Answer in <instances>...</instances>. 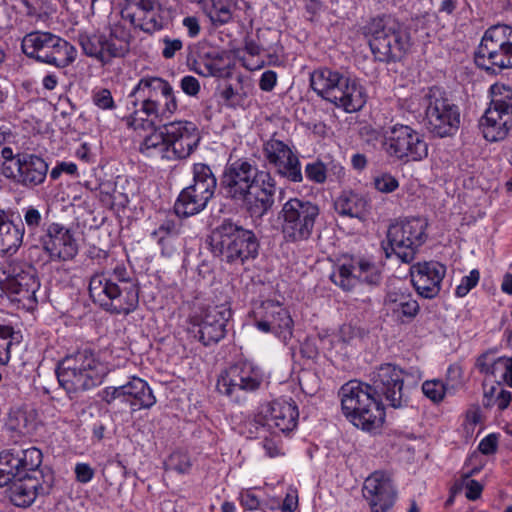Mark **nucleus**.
<instances>
[{"instance_id": "57", "label": "nucleus", "mask_w": 512, "mask_h": 512, "mask_svg": "<svg viewBox=\"0 0 512 512\" xmlns=\"http://www.w3.org/2000/svg\"><path fill=\"white\" fill-rule=\"evenodd\" d=\"M356 335L357 330L352 325L344 324L329 341L331 345L349 344L356 337Z\"/></svg>"}, {"instance_id": "23", "label": "nucleus", "mask_w": 512, "mask_h": 512, "mask_svg": "<svg viewBox=\"0 0 512 512\" xmlns=\"http://www.w3.org/2000/svg\"><path fill=\"white\" fill-rule=\"evenodd\" d=\"M372 390L393 408H400L408 403V396L403 389L404 372L394 364L385 363L376 368L371 375Z\"/></svg>"}, {"instance_id": "48", "label": "nucleus", "mask_w": 512, "mask_h": 512, "mask_svg": "<svg viewBox=\"0 0 512 512\" xmlns=\"http://www.w3.org/2000/svg\"><path fill=\"white\" fill-rule=\"evenodd\" d=\"M159 4L158 0H133L122 11V17L133 23Z\"/></svg>"}, {"instance_id": "27", "label": "nucleus", "mask_w": 512, "mask_h": 512, "mask_svg": "<svg viewBox=\"0 0 512 512\" xmlns=\"http://www.w3.org/2000/svg\"><path fill=\"white\" fill-rule=\"evenodd\" d=\"M363 496L371 512H388L397 499V490L391 475L384 471L373 472L364 481Z\"/></svg>"}, {"instance_id": "26", "label": "nucleus", "mask_w": 512, "mask_h": 512, "mask_svg": "<svg viewBox=\"0 0 512 512\" xmlns=\"http://www.w3.org/2000/svg\"><path fill=\"white\" fill-rule=\"evenodd\" d=\"M164 134L172 161L187 159L197 149L201 140L196 124L186 120L164 124Z\"/></svg>"}, {"instance_id": "40", "label": "nucleus", "mask_w": 512, "mask_h": 512, "mask_svg": "<svg viewBox=\"0 0 512 512\" xmlns=\"http://www.w3.org/2000/svg\"><path fill=\"white\" fill-rule=\"evenodd\" d=\"M110 52L114 58H124L130 52L133 36L130 30L121 23L110 26L109 34L106 35Z\"/></svg>"}, {"instance_id": "5", "label": "nucleus", "mask_w": 512, "mask_h": 512, "mask_svg": "<svg viewBox=\"0 0 512 512\" xmlns=\"http://www.w3.org/2000/svg\"><path fill=\"white\" fill-rule=\"evenodd\" d=\"M259 246L255 233L232 219H224L210 236L212 254L233 266L243 265L257 258Z\"/></svg>"}, {"instance_id": "43", "label": "nucleus", "mask_w": 512, "mask_h": 512, "mask_svg": "<svg viewBox=\"0 0 512 512\" xmlns=\"http://www.w3.org/2000/svg\"><path fill=\"white\" fill-rule=\"evenodd\" d=\"M182 224L172 218H166L150 234L152 240L156 241L163 248L167 247L170 240L181 234Z\"/></svg>"}, {"instance_id": "47", "label": "nucleus", "mask_w": 512, "mask_h": 512, "mask_svg": "<svg viewBox=\"0 0 512 512\" xmlns=\"http://www.w3.org/2000/svg\"><path fill=\"white\" fill-rule=\"evenodd\" d=\"M10 421L12 428L23 434L32 433L36 428V414L33 410H17Z\"/></svg>"}, {"instance_id": "13", "label": "nucleus", "mask_w": 512, "mask_h": 512, "mask_svg": "<svg viewBox=\"0 0 512 512\" xmlns=\"http://www.w3.org/2000/svg\"><path fill=\"white\" fill-rule=\"evenodd\" d=\"M490 106L481 117L479 127L490 142L503 140L512 129V88L496 83L490 88Z\"/></svg>"}, {"instance_id": "46", "label": "nucleus", "mask_w": 512, "mask_h": 512, "mask_svg": "<svg viewBox=\"0 0 512 512\" xmlns=\"http://www.w3.org/2000/svg\"><path fill=\"white\" fill-rule=\"evenodd\" d=\"M99 397L107 405H114L116 402H119L121 404H128L131 407V396L127 383L121 386L105 387L99 392Z\"/></svg>"}, {"instance_id": "25", "label": "nucleus", "mask_w": 512, "mask_h": 512, "mask_svg": "<svg viewBox=\"0 0 512 512\" xmlns=\"http://www.w3.org/2000/svg\"><path fill=\"white\" fill-rule=\"evenodd\" d=\"M4 168L6 179L18 186L33 190L45 182L49 165L40 155L21 152L17 158L16 167Z\"/></svg>"}, {"instance_id": "4", "label": "nucleus", "mask_w": 512, "mask_h": 512, "mask_svg": "<svg viewBox=\"0 0 512 512\" xmlns=\"http://www.w3.org/2000/svg\"><path fill=\"white\" fill-rule=\"evenodd\" d=\"M362 30L374 58L380 62L399 61L411 47L409 28L390 14L372 17Z\"/></svg>"}, {"instance_id": "18", "label": "nucleus", "mask_w": 512, "mask_h": 512, "mask_svg": "<svg viewBox=\"0 0 512 512\" xmlns=\"http://www.w3.org/2000/svg\"><path fill=\"white\" fill-rule=\"evenodd\" d=\"M43 455L40 449L11 448L0 453V487L6 486L17 476L46 479V472L41 469Z\"/></svg>"}, {"instance_id": "51", "label": "nucleus", "mask_w": 512, "mask_h": 512, "mask_svg": "<svg viewBox=\"0 0 512 512\" xmlns=\"http://www.w3.org/2000/svg\"><path fill=\"white\" fill-rule=\"evenodd\" d=\"M92 102L101 110H114L116 103L109 89L99 87L92 90Z\"/></svg>"}, {"instance_id": "22", "label": "nucleus", "mask_w": 512, "mask_h": 512, "mask_svg": "<svg viewBox=\"0 0 512 512\" xmlns=\"http://www.w3.org/2000/svg\"><path fill=\"white\" fill-rule=\"evenodd\" d=\"M33 245L40 246L51 261H70L78 254L74 232L58 222L47 224L42 236Z\"/></svg>"}, {"instance_id": "56", "label": "nucleus", "mask_w": 512, "mask_h": 512, "mask_svg": "<svg viewBox=\"0 0 512 512\" xmlns=\"http://www.w3.org/2000/svg\"><path fill=\"white\" fill-rule=\"evenodd\" d=\"M262 499L254 491V489H246L240 492V504L249 511L259 510Z\"/></svg>"}, {"instance_id": "36", "label": "nucleus", "mask_w": 512, "mask_h": 512, "mask_svg": "<svg viewBox=\"0 0 512 512\" xmlns=\"http://www.w3.org/2000/svg\"><path fill=\"white\" fill-rule=\"evenodd\" d=\"M148 131L150 134L145 136L140 144V152L147 157H160L161 159L172 161L168 152L170 149L164 134V126L161 130H157L156 122H154L153 129Z\"/></svg>"}, {"instance_id": "30", "label": "nucleus", "mask_w": 512, "mask_h": 512, "mask_svg": "<svg viewBox=\"0 0 512 512\" xmlns=\"http://www.w3.org/2000/svg\"><path fill=\"white\" fill-rule=\"evenodd\" d=\"M412 284L417 293L426 299L435 298L446 275V266L437 261L414 264L410 268Z\"/></svg>"}, {"instance_id": "45", "label": "nucleus", "mask_w": 512, "mask_h": 512, "mask_svg": "<svg viewBox=\"0 0 512 512\" xmlns=\"http://www.w3.org/2000/svg\"><path fill=\"white\" fill-rule=\"evenodd\" d=\"M162 5L159 4L155 8L151 9L145 16L139 18L135 22L131 23L135 28L146 33H153L163 28L164 19L162 16Z\"/></svg>"}, {"instance_id": "24", "label": "nucleus", "mask_w": 512, "mask_h": 512, "mask_svg": "<svg viewBox=\"0 0 512 512\" xmlns=\"http://www.w3.org/2000/svg\"><path fill=\"white\" fill-rule=\"evenodd\" d=\"M256 166L255 162L248 159H236L227 163L221 178V186L226 197L236 202H242L245 208L253 188Z\"/></svg>"}, {"instance_id": "62", "label": "nucleus", "mask_w": 512, "mask_h": 512, "mask_svg": "<svg viewBox=\"0 0 512 512\" xmlns=\"http://www.w3.org/2000/svg\"><path fill=\"white\" fill-rule=\"evenodd\" d=\"M18 156H19V153L15 154L11 147L5 146L2 148V150H1L2 162L0 163V173L3 177H5V168L4 167L9 166L11 169L13 167H16Z\"/></svg>"}, {"instance_id": "28", "label": "nucleus", "mask_w": 512, "mask_h": 512, "mask_svg": "<svg viewBox=\"0 0 512 512\" xmlns=\"http://www.w3.org/2000/svg\"><path fill=\"white\" fill-rule=\"evenodd\" d=\"M277 183L268 170L256 166L253 188L246 202V211L252 218L261 219L274 205Z\"/></svg>"}, {"instance_id": "7", "label": "nucleus", "mask_w": 512, "mask_h": 512, "mask_svg": "<svg viewBox=\"0 0 512 512\" xmlns=\"http://www.w3.org/2000/svg\"><path fill=\"white\" fill-rule=\"evenodd\" d=\"M57 379L70 399L100 385L106 368L89 350L66 356L57 366Z\"/></svg>"}, {"instance_id": "53", "label": "nucleus", "mask_w": 512, "mask_h": 512, "mask_svg": "<svg viewBox=\"0 0 512 512\" xmlns=\"http://www.w3.org/2000/svg\"><path fill=\"white\" fill-rule=\"evenodd\" d=\"M374 188L381 193H392L399 187V181L390 173H381L373 178Z\"/></svg>"}, {"instance_id": "19", "label": "nucleus", "mask_w": 512, "mask_h": 512, "mask_svg": "<svg viewBox=\"0 0 512 512\" xmlns=\"http://www.w3.org/2000/svg\"><path fill=\"white\" fill-rule=\"evenodd\" d=\"M331 281L344 291L352 290L359 282L378 285L381 271L371 260L362 257H343L335 265Z\"/></svg>"}, {"instance_id": "31", "label": "nucleus", "mask_w": 512, "mask_h": 512, "mask_svg": "<svg viewBox=\"0 0 512 512\" xmlns=\"http://www.w3.org/2000/svg\"><path fill=\"white\" fill-rule=\"evenodd\" d=\"M384 305L398 320L414 318L420 309L417 300L410 293L401 289L388 291L384 299Z\"/></svg>"}, {"instance_id": "37", "label": "nucleus", "mask_w": 512, "mask_h": 512, "mask_svg": "<svg viewBox=\"0 0 512 512\" xmlns=\"http://www.w3.org/2000/svg\"><path fill=\"white\" fill-rule=\"evenodd\" d=\"M511 357L496 356L493 351L482 353L476 360V368L481 374L501 382Z\"/></svg>"}, {"instance_id": "6", "label": "nucleus", "mask_w": 512, "mask_h": 512, "mask_svg": "<svg viewBox=\"0 0 512 512\" xmlns=\"http://www.w3.org/2000/svg\"><path fill=\"white\" fill-rule=\"evenodd\" d=\"M339 394L342 412L354 426L364 431H374L382 426L385 419L383 404L371 385L352 380L341 387Z\"/></svg>"}, {"instance_id": "16", "label": "nucleus", "mask_w": 512, "mask_h": 512, "mask_svg": "<svg viewBox=\"0 0 512 512\" xmlns=\"http://www.w3.org/2000/svg\"><path fill=\"white\" fill-rule=\"evenodd\" d=\"M298 418L296 403L290 398H278L261 405L254 419L248 423L249 431L252 434V428H261L263 432L270 434H288L297 427Z\"/></svg>"}, {"instance_id": "17", "label": "nucleus", "mask_w": 512, "mask_h": 512, "mask_svg": "<svg viewBox=\"0 0 512 512\" xmlns=\"http://www.w3.org/2000/svg\"><path fill=\"white\" fill-rule=\"evenodd\" d=\"M263 370L250 361L238 362L223 371L217 380V390L232 401L239 402L242 393L257 391L264 382Z\"/></svg>"}, {"instance_id": "35", "label": "nucleus", "mask_w": 512, "mask_h": 512, "mask_svg": "<svg viewBox=\"0 0 512 512\" xmlns=\"http://www.w3.org/2000/svg\"><path fill=\"white\" fill-rule=\"evenodd\" d=\"M335 211L341 216L364 220L368 214V201L354 192H343L335 201Z\"/></svg>"}, {"instance_id": "44", "label": "nucleus", "mask_w": 512, "mask_h": 512, "mask_svg": "<svg viewBox=\"0 0 512 512\" xmlns=\"http://www.w3.org/2000/svg\"><path fill=\"white\" fill-rule=\"evenodd\" d=\"M19 332L10 324L0 322V365L6 366L10 359V348L14 341L18 342Z\"/></svg>"}, {"instance_id": "52", "label": "nucleus", "mask_w": 512, "mask_h": 512, "mask_svg": "<svg viewBox=\"0 0 512 512\" xmlns=\"http://www.w3.org/2000/svg\"><path fill=\"white\" fill-rule=\"evenodd\" d=\"M204 69L205 70L199 72L204 76L227 77L230 74L229 65H225L223 59L219 56L207 60L204 63Z\"/></svg>"}, {"instance_id": "54", "label": "nucleus", "mask_w": 512, "mask_h": 512, "mask_svg": "<svg viewBox=\"0 0 512 512\" xmlns=\"http://www.w3.org/2000/svg\"><path fill=\"white\" fill-rule=\"evenodd\" d=\"M305 176L309 181L322 184L327 178V168L325 164L319 160L306 164Z\"/></svg>"}, {"instance_id": "9", "label": "nucleus", "mask_w": 512, "mask_h": 512, "mask_svg": "<svg viewBox=\"0 0 512 512\" xmlns=\"http://www.w3.org/2000/svg\"><path fill=\"white\" fill-rule=\"evenodd\" d=\"M40 288L35 269L26 264L4 259L0 261V290L9 299L32 309L37 304L36 293Z\"/></svg>"}, {"instance_id": "41", "label": "nucleus", "mask_w": 512, "mask_h": 512, "mask_svg": "<svg viewBox=\"0 0 512 512\" xmlns=\"http://www.w3.org/2000/svg\"><path fill=\"white\" fill-rule=\"evenodd\" d=\"M131 396V410L149 409L156 403L152 389L146 381L141 378L133 377L127 382Z\"/></svg>"}, {"instance_id": "58", "label": "nucleus", "mask_w": 512, "mask_h": 512, "mask_svg": "<svg viewBox=\"0 0 512 512\" xmlns=\"http://www.w3.org/2000/svg\"><path fill=\"white\" fill-rule=\"evenodd\" d=\"M477 471V469H474L472 472L464 475L465 496L472 501L479 499L483 491V486L478 481L470 479L471 474Z\"/></svg>"}, {"instance_id": "61", "label": "nucleus", "mask_w": 512, "mask_h": 512, "mask_svg": "<svg viewBox=\"0 0 512 512\" xmlns=\"http://www.w3.org/2000/svg\"><path fill=\"white\" fill-rule=\"evenodd\" d=\"M63 173L68 174L70 176H77L78 175L77 165L73 162H65V161L59 162L50 171V178L52 180H57Z\"/></svg>"}, {"instance_id": "63", "label": "nucleus", "mask_w": 512, "mask_h": 512, "mask_svg": "<svg viewBox=\"0 0 512 512\" xmlns=\"http://www.w3.org/2000/svg\"><path fill=\"white\" fill-rule=\"evenodd\" d=\"M182 91L189 96H196L200 91V83L197 78L191 75L184 76L180 80Z\"/></svg>"}, {"instance_id": "64", "label": "nucleus", "mask_w": 512, "mask_h": 512, "mask_svg": "<svg viewBox=\"0 0 512 512\" xmlns=\"http://www.w3.org/2000/svg\"><path fill=\"white\" fill-rule=\"evenodd\" d=\"M277 73L273 70H266L259 80V87L264 92L272 91L277 84Z\"/></svg>"}, {"instance_id": "1", "label": "nucleus", "mask_w": 512, "mask_h": 512, "mask_svg": "<svg viewBox=\"0 0 512 512\" xmlns=\"http://www.w3.org/2000/svg\"><path fill=\"white\" fill-rule=\"evenodd\" d=\"M128 98L135 108L141 105L131 115L123 118L126 126L133 130H150L154 122L170 118L178 110V101L171 84L160 77H142Z\"/></svg>"}, {"instance_id": "20", "label": "nucleus", "mask_w": 512, "mask_h": 512, "mask_svg": "<svg viewBox=\"0 0 512 512\" xmlns=\"http://www.w3.org/2000/svg\"><path fill=\"white\" fill-rule=\"evenodd\" d=\"M262 153L276 175L290 183L303 181L299 155L288 143L272 136L263 143Z\"/></svg>"}, {"instance_id": "59", "label": "nucleus", "mask_w": 512, "mask_h": 512, "mask_svg": "<svg viewBox=\"0 0 512 512\" xmlns=\"http://www.w3.org/2000/svg\"><path fill=\"white\" fill-rule=\"evenodd\" d=\"M168 467L179 474H185L189 471L191 464L187 455L177 452L170 456Z\"/></svg>"}, {"instance_id": "29", "label": "nucleus", "mask_w": 512, "mask_h": 512, "mask_svg": "<svg viewBox=\"0 0 512 512\" xmlns=\"http://www.w3.org/2000/svg\"><path fill=\"white\" fill-rule=\"evenodd\" d=\"M53 484V475L47 470L46 479H39L35 476L14 477L7 485L10 501L18 507L30 506L37 496L48 494Z\"/></svg>"}, {"instance_id": "21", "label": "nucleus", "mask_w": 512, "mask_h": 512, "mask_svg": "<svg viewBox=\"0 0 512 512\" xmlns=\"http://www.w3.org/2000/svg\"><path fill=\"white\" fill-rule=\"evenodd\" d=\"M231 310L226 304L209 305L191 317V332L205 346L218 343L226 334Z\"/></svg>"}, {"instance_id": "3", "label": "nucleus", "mask_w": 512, "mask_h": 512, "mask_svg": "<svg viewBox=\"0 0 512 512\" xmlns=\"http://www.w3.org/2000/svg\"><path fill=\"white\" fill-rule=\"evenodd\" d=\"M310 87L320 98L346 113L360 111L367 101L365 88L357 78L329 67L311 72Z\"/></svg>"}, {"instance_id": "34", "label": "nucleus", "mask_w": 512, "mask_h": 512, "mask_svg": "<svg viewBox=\"0 0 512 512\" xmlns=\"http://www.w3.org/2000/svg\"><path fill=\"white\" fill-rule=\"evenodd\" d=\"M211 199L206 194H200L192 188L185 187L175 201L174 212L181 218L194 216L202 212Z\"/></svg>"}, {"instance_id": "49", "label": "nucleus", "mask_w": 512, "mask_h": 512, "mask_svg": "<svg viewBox=\"0 0 512 512\" xmlns=\"http://www.w3.org/2000/svg\"><path fill=\"white\" fill-rule=\"evenodd\" d=\"M422 392L432 402L439 403L446 394V386L437 379L427 380L422 384Z\"/></svg>"}, {"instance_id": "8", "label": "nucleus", "mask_w": 512, "mask_h": 512, "mask_svg": "<svg viewBox=\"0 0 512 512\" xmlns=\"http://www.w3.org/2000/svg\"><path fill=\"white\" fill-rule=\"evenodd\" d=\"M320 217L317 203L304 198L292 197L281 207L278 213L280 231L287 243H301L313 235Z\"/></svg>"}, {"instance_id": "39", "label": "nucleus", "mask_w": 512, "mask_h": 512, "mask_svg": "<svg viewBox=\"0 0 512 512\" xmlns=\"http://www.w3.org/2000/svg\"><path fill=\"white\" fill-rule=\"evenodd\" d=\"M265 309L274 329V333L283 340L289 339L292 335L293 327V320L289 312L278 303L272 301L266 303Z\"/></svg>"}, {"instance_id": "42", "label": "nucleus", "mask_w": 512, "mask_h": 512, "mask_svg": "<svg viewBox=\"0 0 512 512\" xmlns=\"http://www.w3.org/2000/svg\"><path fill=\"white\" fill-rule=\"evenodd\" d=\"M23 220L21 223L24 228H27L28 238L34 243L42 236L44 229L46 228L45 217L41 210L33 205H29L22 209Z\"/></svg>"}, {"instance_id": "11", "label": "nucleus", "mask_w": 512, "mask_h": 512, "mask_svg": "<svg viewBox=\"0 0 512 512\" xmlns=\"http://www.w3.org/2000/svg\"><path fill=\"white\" fill-rule=\"evenodd\" d=\"M475 64L495 73L512 68V27L494 25L488 28L475 52Z\"/></svg>"}, {"instance_id": "38", "label": "nucleus", "mask_w": 512, "mask_h": 512, "mask_svg": "<svg viewBox=\"0 0 512 512\" xmlns=\"http://www.w3.org/2000/svg\"><path fill=\"white\" fill-rule=\"evenodd\" d=\"M192 174L193 181L187 187L213 198L217 188V178L210 166L204 163H195L192 167Z\"/></svg>"}, {"instance_id": "60", "label": "nucleus", "mask_w": 512, "mask_h": 512, "mask_svg": "<svg viewBox=\"0 0 512 512\" xmlns=\"http://www.w3.org/2000/svg\"><path fill=\"white\" fill-rule=\"evenodd\" d=\"M161 42L163 44L162 56L165 59H172L175 54L183 48V42L178 38L165 36Z\"/></svg>"}, {"instance_id": "33", "label": "nucleus", "mask_w": 512, "mask_h": 512, "mask_svg": "<svg viewBox=\"0 0 512 512\" xmlns=\"http://www.w3.org/2000/svg\"><path fill=\"white\" fill-rule=\"evenodd\" d=\"M78 42L85 55L97 59L103 65L109 64L114 59L105 34L80 33Z\"/></svg>"}, {"instance_id": "14", "label": "nucleus", "mask_w": 512, "mask_h": 512, "mask_svg": "<svg viewBox=\"0 0 512 512\" xmlns=\"http://www.w3.org/2000/svg\"><path fill=\"white\" fill-rule=\"evenodd\" d=\"M383 150L403 163L422 161L428 156V144L422 133L411 126L395 124L384 131Z\"/></svg>"}, {"instance_id": "15", "label": "nucleus", "mask_w": 512, "mask_h": 512, "mask_svg": "<svg viewBox=\"0 0 512 512\" xmlns=\"http://www.w3.org/2000/svg\"><path fill=\"white\" fill-rule=\"evenodd\" d=\"M427 129L438 137L454 135L460 126L459 107L444 91L432 87L423 98Z\"/></svg>"}, {"instance_id": "32", "label": "nucleus", "mask_w": 512, "mask_h": 512, "mask_svg": "<svg viewBox=\"0 0 512 512\" xmlns=\"http://www.w3.org/2000/svg\"><path fill=\"white\" fill-rule=\"evenodd\" d=\"M25 228L15 224L7 215L0 212V255L15 254L23 243Z\"/></svg>"}, {"instance_id": "50", "label": "nucleus", "mask_w": 512, "mask_h": 512, "mask_svg": "<svg viewBox=\"0 0 512 512\" xmlns=\"http://www.w3.org/2000/svg\"><path fill=\"white\" fill-rule=\"evenodd\" d=\"M255 431V437L263 438L262 446L269 457L273 458L282 454L281 439L279 437L280 433L271 434L272 437L269 438L266 435L267 432H263L261 428H258V430Z\"/></svg>"}, {"instance_id": "2", "label": "nucleus", "mask_w": 512, "mask_h": 512, "mask_svg": "<svg viewBox=\"0 0 512 512\" xmlns=\"http://www.w3.org/2000/svg\"><path fill=\"white\" fill-rule=\"evenodd\" d=\"M89 295L95 304L111 314H130L139 303L137 280L123 265L95 273L89 281Z\"/></svg>"}, {"instance_id": "55", "label": "nucleus", "mask_w": 512, "mask_h": 512, "mask_svg": "<svg viewBox=\"0 0 512 512\" xmlns=\"http://www.w3.org/2000/svg\"><path fill=\"white\" fill-rule=\"evenodd\" d=\"M480 273L477 269L470 271L469 275L462 277L460 284L456 287L457 297L466 296L479 282Z\"/></svg>"}, {"instance_id": "12", "label": "nucleus", "mask_w": 512, "mask_h": 512, "mask_svg": "<svg viewBox=\"0 0 512 512\" xmlns=\"http://www.w3.org/2000/svg\"><path fill=\"white\" fill-rule=\"evenodd\" d=\"M427 226V220L422 217L406 218L391 224L387 231V246L383 247L386 257L394 254L404 263L412 262L426 240Z\"/></svg>"}, {"instance_id": "10", "label": "nucleus", "mask_w": 512, "mask_h": 512, "mask_svg": "<svg viewBox=\"0 0 512 512\" xmlns=\"http://www.w3.org/2000/svg\"><path fill=\"white\" fill-rule=\"evenodd\" d=\"M23 53L32 59L57 68L69 66L77 51L69 42L50 32L33 31L26 34L21 42Z\"/></svg>"}]
</instances>
